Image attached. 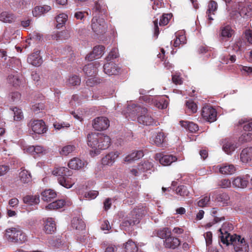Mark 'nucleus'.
<instances>
[{
  "label": "nucleus",
  "mask_w": 252,
  "mask_h": 252,
  "mask_svg": "<svg viewBox=\"0 0 252 252\" xmlns=\"http://www.w3.org/2000/svg\"><path fill=\"white\" fill-rule=\"evenodd\" d=\"M100 136L97 151L107 149L111 143V139L108 136L101 133Z\"/></svg>",
  "instance_id": "nucleus-24"
},
{
  "label": "nucleus",
  "mask_w": 252,
  "mask_h": 252,
  "mask_svg": "<svg viewBox=\"0 0 252 252\" xmlns=\"http://www.w3.org/2000/svg\"><path fill=\"white\" fill-rule=\"evenodd\" d=\"M118 156L119 155L117 152L109 153L102 158V164L104 165H112Z\"/></svg>",
  "instance_id": "nucleus-23"
},
{
  "label": "nucleus",
  "mask_w": 252,
  "mask_h": 252,
  "mask_svg": "<svg viewBox=\"0 0 252 252\" xmlns=\"http://www.w3.org/2000/svg\"><path fill=\"white\" fill-rule=\"evenodd\" d=\"M236 148V144L231 141H227L223 145V149L227 154H230L234 151Z\"/></svg>",
  "instance_id": "nucleus-39"
},
{
  "label": "nucleus",
  "mask_w": 252,
  "mask_h": 252,
  "mask_svg": "<svg viewBox=\"0 0 252 252\" xmlns=\"http://www.w3.org/2000/svg\"><path fill=\"white\" fill-rule=\"evenodd\" d=\"M212 198L215 201L221 203L223 205L227 204L229 197L226 193H219L214 191L211 193Z\"/></svg>",
  "instance_id": "nucleus-22"
},
{
  "label": "nucleus",
  "mask_w": 252,
  "mask_h": 252,
  "mask_svg": "<svg viewBox=\"0 0 252 252\" xmlns=\"http://www.w3.org/2000/svg\"><path fill=\"white\" fill-rule=\"evenodd\" d=\"M99 64L92 63L86 65L83 68V71L88 77H94L97 73V67Z\"/></svg>",
  "instance_id": "nucleus-21"
},
{
  "label": "nucleus",
  "mask_w": 252,
  "mask_h": 252,
  "mask_svg": "<svg viewBox=\"0 0 252 252\" xmlns=\"http://www.w3.org/2000/svg\"><path fill=\"white\" fill-rule=\"evenodd\" d=\"M103 70L109 76L116 75L120 73L121 68L116 63L110 62L104 64Z\"/></svg>",
  "instance_id": "nucleus-16"
},
{
  "label": "nucleus",
  "mask_w": 252,
  "mask_h": 252,
  "mask_svg": "<svg viewBox=\"0 0 252 252\" xmlns=\"http://www.w3.org/2000/svg\"><path fill=\"white\" fill-rule=\"evenodd\" d=\"M15 19V16L11 13L2 12L0 14V20L5 23H11Z\"/></svg>",
  "instance_id": "nucleus-41"
},
{
  "label": "nucleus",
  "mask_w": 252,
  "mask_h": 252,
  "mask_svg": "<svg viewBox=\"0 0 252 252\" xmlns=\"http://www.w3.org/2000/svg\"><path fill=\"white\" fill-rule=\"evenodd\" d=\"M74 150L75 147L73 145H68L63 147L60 153L62 156H66L72 153Z\"/></svg>",
  "instance_id": "nucleus-52"
},
{
  "label": "nucleus",
  "mask_w": 252,
  "mask_h": 252,
  "mask_svg": "<svg viewBox=\"0 0 252 252\" xmlns=\"http://www.w3.org/2000/svg\"><path fill=\"white\" fill-rule=\"evenodd\" d=\"M28 151L31 153L33 156L36 155L41 154L44 151L43 147L40 146H31L28 148Z\"/></svg>",
  "instance_id": "nucleus-50"
},
{
  "label": "nucleus",
  "mask_w": 252,
  "mask_h": 252,
  "mask_svg": "<svg viewBox=\"0 0 252 252\" xmlns=\"http://www.w3.org/2000/svg\"><path fill=\"white\" fill-rule=\"evenodd\" d=\"M56 230L55 220L51 218L47 219L45 222L44 231L47 234H52Z\"/></svg>",
  "instance_id": "nucleus-26"
},
{
  "label": "nucleus",
  "mask_w": 252,
  "mask_h": 252,
  "mask_svg": "<svg viewBox=\"0 0 252 252\" xmlns=\"http://www.w3.org/2000/svg\"><path fill=\"white\" fill-rule=\"evenodd\" d=\"M95 5L94 8L95 14L101 16L105 15L107 13L106 8L104 5H102L98 0H95Z\"/></svg>",
  "instance_id": "nucleus-35"
},
{
  "label": "nucleus",
  "mask_w": 252,
  "mask_h": 252,
  "mask_svg": "<svg viewBox=\"0 0 252 252\" xmlns=\"http://www.w3.org/2000/svg\"><path fill=\"white\" fill-rule=\"evenodd\" d=\"M54 126L56 129H61L62 128H67L70 126V125L68 123H58L55 122L54 124Z\"/></svg>",
  "instance_id": "nucleus-61"
},
{
  "label": "nucleus",
  "mask_w": 252,
  "mask_h": 252,
  "mask_svg": "<svg viewBox=\"0 0 252 252\" xmlns=\"http://www.w3.org/2000/svg\"><path fill=\"white\" fill-rule=\"evenodd\" d=\"M93 126L98 131L105 130L109 126V121L106 117H97L94 120Z\"/></svg>",
  "instance_id": "nucleus-14"
},
{
  "label": "nucleus",
  "mask_w": 252,
  "mask_h": 252,
  "mask_svg": "<svg viewBox=\"0 0 252 252\" xmlns=\"http://www.w3.org/2000/svg\"><path fill=\"white\" fill-rule=\"evenodd\" d=\"M101 133H91L88 134L87 136L88 145L94 149L95 153H98L97 151L98 147V140H99Z\"/></svg>",
  "instance_id": "nucleus-15"
},
{
  "label": "nucleus",
  "mask_w": 252,
  "mask_h": 252,
  "mask_svg": "<svg viewBox=\"0 0 252 252\" xmlns=\"http://www.w3.org/2000/svg\"><path fill=\"white\" fill-rule=\"evenodd\" d=\"M118 57V53L117 50L115 48L113 49L109 53L108 55L106 58L107 62L111 61Z\"/></svg>",
  "instance_id": "nucleus-55"
},
{
  "label": "nucleus",
  "mask_w": 252,
  "mask_h": 252,
  "mask_svg": "<svg viewBox=\"0 0 252 252\" xmlns=\"http://www.w3.org/2000/svg\"><path fill=\"white\" fill-rule=\"evenodd\" d=\"M84 165L85 162L77 158H74L70 160L68 163V166L70 168L75 170L81 169Z\"/></svg>",
  "instance_id": "nucleus-30"
},
{
  "label": "nucleus",
  "mask_w": 252,
  "mask_h": 252,
  "mask_svg": "<svg viewBox=\"0 0 252 252\" xmlns=\"http://www.w3.org/2000/svg\"><path fill=\"white\" fill-rule=\"evenodd\" d=\"M155 159L157 160H159L160 163L164 166L169 165L177 160V158L175 156L171 155H164L162 153L156 154Z\"/></svg>",
  "instance_id": "nucleus-13"
},
{
  "label": "nucleus",
  "mask_w": 252,
  "mask_h": 252,
  "mask_svg": "<svg viewBox=\"0 0 252 252\" xmlns=\"http://www.w3.org/2000/svg\"><path fill=\"white\" fill-rule=\"evenodd\" d=\"M201 114L202 118L209 123L214 122L217 120V112L211 105L204 106L202 109Z\"/></svg>",
  "instance_id": "nucleus-10"
},
{
  "label": "nucleus",
  "mask_w": 252,
  "mask_h": 252,
  "mask_svg": "<svg viewBox=\"0 0 252 252\" xmlns=\"http://www.w3.org/2000/svg\"><path fill=\"white\" fill-rule=\"evenodd\" d=\"M231 182L228 179H223L219 181L218 186L222 188H229L231 186Z\"/></svg>",
  "instance_id": "nucleus-57"
},
{
  "label": "nucleus",
  "mask_w": 252,
  "mask_h": 252,
  "mask_svg": "<svg viewBox=\"0 0 252 252\" xmlns=\"http://www.w3.org/2000/svg\"><path fill=\"white\" fill-rule=\"evenodd\" d=\"M71 225L73 228L79 230L84 229L86 226L83 220L78 218H74L72 220Z\"/></svg>",
  "instance_id": "nucleus-36"
},
{
  "label": "nucleus",
  "mask_w": 252,
  "mask_h": 252,
  "mask_svg": "<svg viewBox=\"0 0 252 252\" xmlns=\"http://www.w3.org/2000/svg\"><path fill=\"white\" fill-rule=\"evenodd\" d=\"M153 168V164L152 162L145 161L138 164L136 168L131 169L130 172L132 175L136 177L140 176L142 173L152 170Z\"/></svg>",
  "instance_id": "nucleus-11"
},
{
  "label": "nucleus",
  "mask_w": 252,
  "mask_h": 252,
  "mask_svg": "<svg viewBox=\"0 0 252 252\" xmlns=\"http://www.w3.org/2000/svg\"><path fill=\"white\" fill-rule=\"evenodd\" d=\"M156 234L158 237L161 239H164L165 240L166 238H167L169 235H171V232L169 228L164 227L158 230Z\"/></svg>",
  "instance_id": "nucleus-46"
},
{
  "label": "nucleus",
  "mask_w": 252,
  "mask_h": 252,
  "mask_svg": "<svg viewBox=\"0 0 252 252\" xmlns=\"http://www.w3.org/2000/svg\"><path fill=\"white\" fill-rule=\"evenodd\" d=\"M29 126L34 133L38 134H43L47 130L44 122L42 120H31L29 124Z\"/></svg>",
  "instance_id": "nucleus-12"
},
{
  "label": "nucleus",
  "mask_w": 252,
  "mask_h": 252,
  "mask_svg": "<svg viewBox=\"0 0 252 252\" xmlns=\"http://www.w3.org/2000/svg\"><path fill=\"white\" fill-rule=\"evenodd\" d=\"M245 37L248 42L252 44V31L246 30L245 32Z\"/></svg>",
  "instance_id": "nucleus-64"
},
{
  "label": "nucleus",
  "mask_w": 252,
  "mask_h": 252,
  "mask_svg": "<svg viewBox=\"0 0 252 252\" xmlns=\"http://www.w3.org/2000/svg\"><path fill=\"white\" fill-rule=\"evenodd\" d=\"M56 196V192L50 189H46L41 193V198L44 201H51Z\"/></svg>",
  "instance_id": "nucleus-31"
},
{
  "label": "nucleus",
  "mask_w": 252,
  "mask_h": 252,
  "mask_svg": "<svg viewBox=\"0 0 252 252\" xmlns=\"http://www.w3.org/2000/svg\"><path fill=\"white\" fill-rule=\"evenodd\" d=\"M8 82L12 84L14 87L19 86L21 83L20 76L17 72H14L10 74L7 78Z\"/></svg>",
  "instance_id": "nucleus-33"
},
{
  "label": "nucleus",
  "mask_w": 252,
  "mask_h": 252,
  "mask_svg": "<svg viewBox=\"0 0 252 252\" xmlns=\"http://www.w3.org/2000/svg\"><path fill=\"white\" fill-rule=\"evenodd\" d=\"M54 175L59 176L58 181L62 186L67 189H69L75 184V180L69 177L72 172L67 167H59L55 168L52 171Z\"/></svg>",
  "instance_id": "nucleus-1"
},
{
  "label": "nucleus",
  "mask_w": 252,
  "mask_h": 252,
  "mask_svg": "<svg viewBox=\"0 0 252 252\" xmlns=\"http://www.w3.org/2000/svg\"><path fill=\"white\" fill-rule=\"evenodd\" d=\"M240 158L243 163L252 162V147L244 149L240 153Z\"/></svg>",
  "instance_id": "nucleus-20"
},
{
  "label": "nucleus",
  "mask_w": 252,
  "mask_h": 252,
  "mask_svg": "<svg viewBox=\"0 0 252 252\" xmlns=\"http://www.w3.org/2000/svg\"><path fill=\"white\" fill-rule=\"evenodd\" d=\"M51 10V7L48 5H44L43 6H37L34 7L32 11L33 15L35 17L40 16Z\"/></svg>",
  "instance_id": "nucleus-34"
},
{
  "label": "nucleus",
  "mask_w": 252,
  "mask_h": 252,
  "mask_svg": "<svg viewBox=\"0 0 252 252\" xmlns=\"http://www.w3.org/2000/svg\"><path fill=\"white\" fill-rule=\"evenodd\" d=\"M104 50L105 47L103 45L95 46L92 52L86 56V60L92 61L94 59L99 58L103 54Z\"/></svg>",
  "instance_id": "nucleus-18"
},
{
  "label": "nucleus",
  "mask_w": 252,
  "mask_h": 252,
  "mask_svg": "<svg viewBox=\"0 0 252 252\" xmlns=\"http://www.w3.org/2000/svg\"><path fill=\"white\" fill-rule=\"evenodd\" d=\"M98 83L96 78L94 77H90L86 82V85L89 87H93Z\"/></svg>",
  "instance_id": "nucleus-60"
},
{
  "label": "nucleus",
  "mask_w": 252,
  "mask_h": 252,
  "mask_svg": "<svg viewBox=\"0 0 252 252\" xmlns=\"http://www.w3.org/2000/svg\"><path fill=\"white\" fill-rule=\"evenodd\" d=\"M136 111L141 112V115L137 117V121L144 126H157V122L152 117L151 112L146 108L136 107Z\"/></svg>",
  "instance_id": "nucleus-3"
},
{
  "label": "nucleus",
  "mask_w": 252,
  "mask_h": 252,
  "mask_svg": "<svg viewBox=\"0 0 252 252\" xmlns=\"http://www.w3.org/2000/svg\"><path fill=\"white\" fill-rule=\"evenodd\" d=\"M56 19L57 23V27L59 29L65 24L67 19V15L64 13H62L58 15Z\"/></svg>",
  "instance_id": "nucleus-47"
},
{
  "label": "nucleus",
  "mask_w": 252,
  "mask_h": 252,
  "mask_svg": "<svg viewBox=\"0 0 252 252\" xmlns=\"http://www.w3.org/2000/svg\"><path fill=\"white\" fill-rule=\"evenodd\" d=\"M233 225L230 223L225 222L222 224L221 227L220 229V242L228 246L229 239H231V238L234 237L235 235H231L229 233V232L233 230Z\"/></svg>",
  "instance_id": "nucleus-9"
},
{
  "label": "nucleus",
  "mask_w": 252,
  "mask_h": 252,
  "mask_svg": "<svg viewBox=\"0 0 252 252\" xmlns=\"http://www.w3.org/2000/svg\"><path fill=\"white\" fill-rule=\"evenodd\" d=\"M180 244L181 241L179 238L169 235L164 240L163 245L165 248L174 250L178 248Z\"/></svg>",
  "instance_id": "nucleus-17"
},
{
  "label": "nucleus",
  "mask_w": 252,
  "mask_h": 252,
  "mask_svg": "<svg viewBox=\"0 0 252 252\" xmlns=\"http://www.w3.org/2000/svg\"><path fill=\"white\" fill-rule=\"evenodd\" d=\"M5 237L9 242L23 244L27 240V236L20 228L11 227L5 231Z\"/></svg>",
  "instance_id": "nucleus-2"
},
{
  "label": "nucleus",
  "mask_w": 252,
  "mask_h": 252,
  "mask_svg": "<svg viewBox=\"0 0 252 252\" xmlns=\"http://www.w3.org/2000/svg\"><path fill=\"white\" fill-rule=\"evenodd\" d=\"M172 17L171 13L163 14L160 17L159 22L160 26H164L167 25L169 22V20Z\"/></svg>",
  "instance_id": "nucleus-51"
},
{
  "label": "nucleus",
  "mask_w": 252,
  "mask_h": 252,
  "mask_svg": "<svg viewBox=\"0 0 252 252\" xmlns=\"http://www.w3.org/2000/svg\"><path fill=\"white\" fill-rule=\"evenodd\" d=\"M98 194V191L96 190H91L85 194L86 198H89L91 199H94Z\"/></svg>",
  "instance_id": "nucleus-63"
},
{
  "label": "nucleus",
  "mask_w": 252,
  "mask_h": 252,
  "mask_svg": "<svg viewBox=\"0 0 252 252\" xmlns=\"http://www.w3.org/2000/svg\"><path fill=\"white\" fill-rule=\"evenodd\" d=\"M248 183V179L241 177H237L232 180V185L234 188L244 189L247 186Z\"/></svg>",
  "instance_id": "nucleus-29"
},
{
  "label": "nucleus",
  "mask_w": 252,
  "mask_h": 252,
  "mask_svg": "<svg viewBox=\"0 0 252 252\" xmlns=\"http://www.w3.org/2000/svg\"><path fill=\"white\" fill-rule=\"evenodd\" d=\"M172 80L176 85H181L183 83V80L181 76L177 74L172 75Z\"/></svg>",
  "instance_id": "nucleus-62"
},
{
  "label": "nucleus",
  "mask_w": 252,
  "mask_h": 252,
  "mask_svg": "<svg viewBox=\"0 0 252 252\" xmlns=\"http://www.w3.org/2000/svg\"><path fill=\"white\" fill-rule=\"evenodd\" d=\"M80 83L81 79L79 76L73 75L68 79L66 84L69 86H75L79 85Z\"/></svg>",
  "instance_id": "nucleus-48"
},
{
  "label": "nucleus",
  "mask_w": 252,
  "mask_h": 252,
  "mask_svg": "<svg viewBox=\"0 0 252 252\" xmlns=\"http://www.w3.org/2000/svg\"><path fill=\"white\" fill-rule=\"evenodd\" d=\"M142 99L146 103L154 105L156 107L161 109L166 108L169 104V99L167 96L154 98L151 96L147 95L142 96Z\"/></svg>",
  "instance_id": "nucleus-5"
},
{
  "label": "nucleus",
  "mask_w": 252,
  "mask_h": 252,
  "mask_svg": "<svg viewBox=\"0 0 252 252\" xmlns=\"http://www.w3.org/2000/svg\"><path fill=\"white\" fill-rule=\"evenodd\" d=\"M239 14L241 16L244 17H252V7L251 5H240Z\"/></svg>",
  "instance_id": "nucleus-37"
},
{
  "label": "nucleus",
  "mask_w": 252,
  "mask_h": 252,
  "mask_svg": "<svg viewBox=\"0 0 252 252\" xmlns=\"http://www.w3.org/2000/svg\"><path fill=\"white\" fill-rule=\"evenodd\" d=\"M236 168L233 164H223L219 168L220 173L224 175H231L235 173Z\"/></svg>",
  "instance_id": "nucleus-28"
},
{
  "label": "nucleus",
  "mask_w": 252,
  "mask_h": 252,
  "mask_svg": "<svg viewBox=\"0 0 252 252\" xmlns=\"http://www.w3.org/2000/svg\"><path fill=\"white\" fill-rule=\"evenodd\" d=\"M45 108V105L43 103H36L32 107V111L35 114H38Z\"/></svg>",
  "instance_id": "nucleus-54"
},
{
  "label": "nucleus",
  "mask_w": 252,
  "mask_h": 252,
  "mask_svg": "<svg viewBox=\"0 0 252 252\" xmlns=\"http://www.w3.org/2000/svg\"><path fill=\"white\" fill-rule=\"evenodd\" d=\"M233 33V30L229 26H226L222 27L220 30V40L221 41H227V39L230 38Z\"/></svg>",
  "instance_id": "nucleus-27"
},
{
  "label": "nucleus",
  "mask_w": 252,
  "mask_h": 252,
  "mask_svg": "<svg viewBox=\"0 0 252 252\" xmlns=\"http://www.w3.org/2000/svg\"><path fill=\"white\" fill-rule=\"evenodd\" d=\"M217 8L218 4L217 2L213 0H211L208 3V8L206 11V17L209 22V24H211V21L214 20L212 15H214L215 14V12L217 11Z\"/></svg>",
  "instance_id": "nucleus-19"
},
{
  "label": "nucleus",
  "mask_w": 252,
  "mask_h": 252,
  "mask_svg": "<svg viewBox=\"0 0 252 252\" xmlns=\"http://www.w3.org/2000/svg\"><path fill=\"white\" fill-rule=\"evenodd\" d=\"M27 62L33 66H39L42 64L43 61L39 54L33 53L28 57Z\"/></svg>",
  "instance_id": "nucleus-25"
},
{
  "label": "nucleus",
  "mask_w": 252,
  "mask_h": 252,
  "mask_svg": "<svg viewBox=\"0 0 252 252\" xmlns=\"http://www.w3.org/2000/svg\"><path fill=\"white\" fill-rule=\"evenodd\" d=\"M180 123L182 126L185 127L191 132H195L199 129L198 125L193 122L180 121Z\"/></svg>",
  "instance_id": "nucleus-38"
},
{
  "label": "nucleus",
  "mask_w": 252,
  "mask_h": 252,
  "mask_svg": "<svg viewBox=\"0 0 252 252\" xmlns=\"http://www.w3.org/2000/svg\"><path fill=\"white\" fill-rule=\"evenodd\" d=\"M210 199V196H206L197 202V205L200 207H206L209 202Z\"/></svg>",
  "instance_id": "nucleus-56"
},
{
  "label": "nucleus",
  "mask_w": 252,
  "mask_h": 252,
  "mask_svg": "<svg viewBox=\"0 0 252 252\" xmlns=\"http://www.w3.org/2000/svg\"><path fill=\"white\" fill-rule=\"evenodd\" d=\"M107 25L102 18L94 17L92 20V29L97 34H103L107 30Z\"/></svg>",
  "instance_id": "nucleus-7"
},
{
  "label": "nucleus",
  "mask_w": 252,
  "mask_h": 252,
  "mask_svg": "<svg viewBox=\"0 0 252 252\" xmlns=\"http://www.w3.org/2000/svg\"><path fill=\"white\" fill-rule=\"evenodd\" d=\"M9 97L11 102H17L20 99L21 94L17 92H12L9 94Z\"/></svg>",
  "instance_id": "nucleus-58"
},
{
  "label": "nucleus",
  "mask_w": 252,
  "mask_h": 252,
  "mask_svg": "<svg viewBox=\"0 0 252 252\" xmlns=\"http://www.w3.org/2000/svg\"><path fill=\"white\" fill-rule=\"evenodd\" d=\"M166 136L163 132L160 131L156 134L154 142L157 146H160L165 141Z\"/></svg>",
  "instance_id": "nucleus-43"
},
{
  "label": "nucleus",
  "mask_w": 252,
  "mask_h": 252,
  "mask_svg": "<svg viewBox=\"0 0 252 252\" xmlns=\"http://www.w3.org/2000/svg\"><path fill=\"white\" fill-rule=\"evenodd\" d=\"M239 124L240 125H244L243 127L245 131L239 137V141L242 143L251 141L252 140V122H245L241 120Z\"/></svg>",
  "instance_id": "nucleus-8"
},
{
  "label": "nucleus",
  "mask_w": 252,
  "mask_h": 252,
  "mask_svg": "<svg viewBox=\"0 0 252 252\" xmlns=\"http://www.w3.org/2000/svg\"><path fill=\"white\" fill-rule=\"evenodd\" d=\"M12 111L14 113V119L15 121H20L23 118V114L22 110L17 107L13 108Z\"/></svg>",
  "instance_id": "nucleus-53"
},
{
  "label": "nucleus",
  "mask_w": 252,
  "mask_h": 252,
  "mask_svg": "<svg viewBox=\"0 0 252 252\" xmlns=\"http://www.w3.org/2000/svg\"><path fill=\"white\" fill-rule=\"evenodd\" d=\"M232 245L235 252H248L249 245L244 238L235 234L233 238L229 239L228 246Z\"/></svg>",
  "instance_id": "nucleus-4"
},
{
  "label": "nucleus",
  "mask_w": 252,
  "mask_h": 252,
  "mask_svg": "<svg viewBox=\"0 0 252 252\" xmlns=\"http://www.w3.org/2000/svg\"><path fill=\"white\" fill-rule=\"evenodd\" d=\"M64 204V201L63 199H60L49 204L46 206V208L48 210H56L62 208Z\"/></svg>",
  "instance_id": "nucleus-40"
},
{
  "label": "nucleus",
  "mask_w": 252,
  "mask_h": 252,
  "mask_svg": "<svg viewBox=\"0 0 252 252\" xmlns=\"http://www.w3.org/2000/svg\"><path fill=\"white\" fill-rule=\"evenodd\" d=\"M207 247H209L212 244V233L210 231L207 232L204 234Z\"/></svg>",
  "instance_id": "nucleus-59"
},
{
  "label": "nucleus",
  "mask_w": 252,
  "mask_h": 252,
  "mask_svg": "<svg viewBox=\"0 0 252 252\" xmlns=\"http://www.w3.org/2000/svg\"><path fill=\"white\" fill-rule=\"evenodd\" d=\"M185 105L186 111L187 113H189V115H190V114L195 113L197 112V104L194 102V101L192 99H189V100H186Z\"/></svg>",
  "instance_id": "nucleus-32"
},
{
  "label": "nucleus",
  "mask_w": 252,
  "mask_h": 252,
  "mask_svg": "<svg viewBox=\"0 0 252 252\" xmlns=\"http://www.w3.org/2000/svg\"><path fill=\"white\" fill-rule=\"evenodd\" d=\"M176 193L183 197L188 196L189 191L186 186L182 185L178 186L176 189Z\"/></svg>",
  "instance_id": "nucleus-49"
},
{
  "label": "nucleus",
  "mask_w": 252,
  "mask_h": 252,
  "mask_svg": "<svg viewBox=\"0 0 252 252\" xmlns=\"http://www.w3.org/2000/svg\"><path fill=\"white\" fill-rule=\"evenodd\" d=\"M23 200L25 203L32 205L39 202V197L36 195H27L23 197Z\"/></svg>",
  "instance_id": "nucleus-42"
},
{
  "label": "nucleus",
  "mask_w": 252,
  "mask_h": 252,
  "mask_svg": "<svg viewBox=\"0 0 252 252\" xmlns=\"http://www.w3.org/2000/svg\"><path fill=\"white\" fill-rule=\"evenodd\" d=\"M19 178L23 183H28L32 180L31 173L26 170H23L20 172Z\"/></svg>",
  "instance_id": "nucleus-44"
},
{
  "label": "nucleus",
  "mask_w": 252,
  "mask_h": 252,
  "mask_svg": "<svg viewBox=\"0 0 252 252\" xmlns=\"http://www.w3.org/2000/svg\"><path fill=\"white\" fill-rule=\"evenodd\" d=\"M138 210H133L123 220L122 222V227L132 226L138 224L140 221L141 216L138 213Z\"/></svg>",
  "instance_id": "nucleus-6"
},
{
  "label": "nucleus",
  "mask_w": 252,
  "mask_h": 252,
  "mask_svg": "<svg viewBox=\"0 0 252 252\" xmlns=\"http://www.w3.org/2000/svg\"><path fill=\"white\" fill-rule=\"evenodd\" d=\"M126 252H138V247L136 244L131 240H129L125 245Z\"/></svg>",
  "instance_id": "nucleus-45"
}]
</instances>
